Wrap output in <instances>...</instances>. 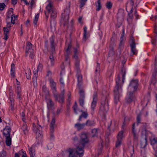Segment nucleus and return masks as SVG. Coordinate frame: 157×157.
Returning a JSON list of instances; mask_svg holds the SVG:
<instances>
[{
    "label": "nucleus",
    "mask_w": 157,
    "mask_h": 157,
    "mask_svg": "<svg viewBox=\"0 0 157 157\" xmlns=\"http://www.w3.org/2000/svg\"><path fill=\"white\" fill-rule=\"evenodd\" d=\"M11 1L12 4L14 5H15L17 3V0H11Z\"/></svg>",
    "instance_id": "774afa93"
},
{
    "label": "nucleus",
    "mask_w": 157,
    "mask_h": 157,
    "mask_svg": "<svg viewBox=\"0 0 157 157\" xmlns=\"http://www.w3.org/2000/svg\"><path fill=\"white\" fill-rule=\"evenodd\" d=\"M73 108L75 113L76 114H78V112L81 111L82 112V114L81 115L83 117L85 118H86L88 116V113L86 112H84L82 110H80L78 109V105L76 102H75V105L73 107Z\"/></svg>",
    "instance_id": "4468645a"
},
{
    "label": "nucleus",
    "mask_w": 157,
    "mask_h": 157,
    "mask_svg": "<svg viewBox=\"0 0 157 157\" xmlns=\"http://www.w3.org/2000/svg\"><path fill=\"white\" fill-rule=\"evenodd\" d=\"M71 44L70 43L68 45L67 48L66 50V53H67V54H69L71 52L70 50L71 49Z\"/></svg>",
    "instance_id": "4c0bfd02"
},
{
    "label": "nucleus",
    "mask_w": 157,
    "mask_h": 157,
    "mask_svg": "<svg viewBox=\"0 0 157 157\" xmlns=\"http://www.w3.org/2000/svg\"><path fill=\"white\" fill-rule=\"evenodd\" d=\"M61 110V109L60 108H58L56 112L52 111L53 113L55 116H58L60 113Z\"/></svg>",
    "instance_id": "f704fd0d"
},
{
    "label": "nucleus",
    "mask_w": 157,
    "mask_h": 157,
    "mask_svg": "<svg viewBox=\"0 0 157 157\" xmlns=\"http://www.w3.org/2000/svg\"><path fill=\"white\" fill-rule=\"evenodd\" d=\"M88 141L89 139L87 134L85 133H82L80 136V141L76 145V148L74 149L75 153L77 155V157H82L83 156L84 152V147Z\"/></svg>",
    "instance_id": "f03ea898"
},
{
    "label": "nucleus",
    "mask_w": 157,
    "mask_h": 157,
    "mask_svg": "<svg viewBox=\"0 0 157 157\" xmlns=\"http://www.w3.org/2000/svg\"><path fill=\"white\" fill-rule=\"evenodd\" d=\"M124 131H121L119 132L117 136V140H122L124 137Z\"/></svg>",
    "instance_id": "b1692460"
},
{
    "label": "nucleus",
    "mask_w": 157,
    "mask_h": 157,
    "mask_svg": "<svg viewBox=\"0 0 157 157\" xmlns=\"http://www.w3.org/2000/svg\"><path fill=\"white\" fill-rule=\"evenodd\" d=\"M108 109L107 101L102 102L100 108V112L101 114H105L107 112Z\"/></svg>",
    "instance_id": "1a4fd4ad"
},
{
    "label": "nucleus",
    "mask_w": 157,
    "mask_h": 157,
    "mask_svg": "<svg viewBox=\"0 0 157 157\" xmlns=\"http://www.w3.org/2000/svg\"><path fill=\"white\" fill-rule=\"evenodd\" d=\"M151 145L155 152V156L157 157V137H152L150 139Z\"/></svg>",
    "instance_id": "2eb2a0df"
},
{
    "label": "nucleus",
    "mask_w": 157,
    "mask_h": 157,
    "mask_svg": "<svg viewBox=\"0 0 157 157\" xmlns=\"http://www.w3.org/2000/svg\"><path fill=\"white\" fill-rule=\"evenodd\" d=\"M77 78L78 80V83L81 82L82 80V75L79 74L78 73L77 74Z\"/></svg>",
    "instance_id": "c03bdc74"
},
{
    "label": "nucleus",
    "mask_w": 157,
    "mask_h": 157,
    "mask_svg": "<svg viewBox=\"0 0 157 157\" xmlns=\"http://www.w3.org/2000/svg\"><path fill=\"white\" fill-rule=\"evenodd\" d=\"M138 84V81L137 80H132L128 88V90H131L132 92H134L137 89Z\"/></svg>",
    "instance_id": "9b49d317"
},
{
    "label": "nucleus",
    "mask_w": 157,
    "mask_h": 157,
    "mask_svg": "<svg viewBox=\"0 0 157 157\" xmlns=\"http://www.w3.org/2000/svg\"><path fill=\"white\" fill-rule=\"evenodd\" d=\"M33 130L36 135V138L41 137L42 136V133L41 130L40 126L36 125L33 124Z\"/></svg>",
    "instance_id": "6e6552de"
},
{
    "label": "nucleus",
    "mask_w": 157,
    "mask_h": 157,
    "mask_svg": "<svg viewBox=\"0 0 157 157\" xmlns=\"http://www.w3.org/2000/svg\"><path fill=\"white\" fill-rule=\"evenodd\" d=\"M39 17V13L36 15L33 21V23L34 25H36L37 21L38 20Z\"/></svg>",
    "instance_id": "ea45409f"
},
{
    "label": "nucleus",
    "mask_w": 157,
    "mask_h": 157,
    "mask_svg": "<svg viewBox=\"0 0 157 157\" xmlns=\"http://www.w3.org/2000/svg\"><path fill=\"white\" fill-rule=\"evenodd\" d=\"M87 0H80V7L82 8L85 4V2Z\"/></svg>",
    "instance_id": "37998d69"
},
{
    "label": "nucleus",
    "mask_w": 157,
    "mask_h": 157,
    "mask_svg": "<svg viewBox=\"0 0 157 157\" xmlns=\"http://www.w3.org/2000/svg\"><path fill=\"white\" fill-rule=\"evenodd\" d=\"M84 91L82 89L79 90V93L80 97L79 99V103L80 105L82 107H84L85 103V94Z\"/></svg>",
    "instance_id": "f8f14e48"
},
{
    "label": "nucleus",
    "mask_w": 157,
    "mask_h": 157,
    "mask_svg": "<svg viewBox=\"0 0 157 157\" xmlns=\"http://www.w3.org/2000/svg\"><path fill=\"white\" fill-rule=\"evenodd\" d=\"M7 27H4L3 28V29L4 32V34H7L9 32V29Z\"/></svg>",
    "instance_id": "bf43d9fd"
},
{
    "label": "nucleus",
    "mask_w": 157,
    "mask_h": 157,
    "mask_svg": "<svg viewBox=\"0 0 157 157\" xmlns=\"http://www.w3.org/2000/svg\"><path fill=\"white\" fill-rule=\"evenodd\" d=\"M135 124L134 123L132 125V132L133 134L134 138L135 139H136L137 138V135L136 133V131L135 130Z\"/></svg>",
    "instance_id": "c85d7f7f"
},
{
    "label": "nucleus",
    "mask_w": 157,
    "mask_h": 157,
    "mask_svg": "<svg viewBox=\"0 0 157 157\" xmlns=\"http://www.w3.org/2000/svg\"><path fill=\"white\" fill-rule=\"evenodd\" d=\"M25 74L26 75V77L28 79H29L30 78V71L29 69L28 70L27 72H25Z\"/></svg>",
    "instance_id": "5fc2aeb1"
},
{
    "label": "nucleus",
    "mask_w": 157,
    "mask_h": 157,
    "mask_svg": "<svg viewBox=\"0 0 157 157\" xmlns=\"http://www.w3.org/2000/svg\"><path fill=\"white\" fill-rule=\"evenodd\" d=\"M56 121V118L54 117H53L52 118L51 122L50 125V139H53L54 136L53 133L54 131V125Z\"/></svg>",
    "instance_id": "ddd939ff"
},
{
    "label": "nucleus",
    "mask_w": 157,
    "mask_h": 157,
    "mask_svg": "<svg viewBox=\"0 0 157 157\" xmlns=\"http://www.w3.org/2000/svg\"><path fill=\"white\" fill-rule=\"evenodd\" d=\"M49 58L51 60V64L52 65H54L53 61L54 60L53 56L52 55L50 56L49 57Z\"/></svg>",
    "instance_id": "4d7b16f0"
},
{
    "label": "nucleus",
    "mask_w": 157,
    "mask_h": 157,
    "mask_svg": "<svg viewBox=\"0 0 157 157\" xmlns=\"http://www.w3.org/2000/svg\"><path fill=\"white\" fill-rule=\"evenodd\" d=\"M132 43L130 44L131 52L133 54H136L137 50L136 48V44L133 40V38H131Z\"/></svg>",
    "instance_id": "6ab92c4d"
},
{
    "label": "nucleus",
    "mask_w": 157,
    "mask_h": 157,
    "mask_svg": "<svg viewBox=\"0 0 157 157\" xmlns=\"http://www.w3.org/2000/svg\"><path fill=\"white\" fill-rule=\"evenodd\" d=\"M51 14V19L53 20L56 17V12L54 10H52V11L50 12Z\"/></svg>",
    "instance_id": "2f4dec72"
},
{
    "label": "nucleus",
    "mask_w": 157,
    "mask_h": 157,
    "mask_svg": "<svg viewBox=\"0 0 157 157\" xmlns=\"http://www.w3.org/2000/svg\"><path fill=\"white\" fill-rule=\"evenodd\" d=\"M85 124L87 126H91L94 124L95 122L93 121L88 120Z\"/></svg>",
    "instance_id": "c756f323"
},
{
    "label": "nucleus",
    "mask_w": 157,
    "mask_h": 157,
    "mask_svg": "<svg viewBox=\"0 0 157 157\" xmlns=\"http://www.w3.org/2000/svg\"><path fill=\"white\" fill-rule=\"evenodd\" d=\"M70 2L68 4V6L66 7V9L64 10L62 15L61 22L63 24L64 26L67 27H72L73 25V20H71V22L68 24V22L69 18L70 7Z\"/></svg>",
    "instance_id": "20e7f679"
},
{
    "label": "nucleus",
    "mask_w": 157,
    "mask_h": 157,
    "mask_svg": "<svg viewBox=\"0 0 157 157\" xmlns=\"http://www.w3.org/2000/svg\"><path fill=\"white\" fill-rule=\"evenodd\" d=\"M132 150L130 152V156L131 157H133V155L134 152V150L133 147H132Z\"/></svg>",
    "instance_id": "e2e57ef3"
},
{
    "label": "nucleus",
    "mask_w": 157,
    "mask_h": 157,
    "mask_svg": "<svg viewBox=\"0 0 157 157\" xmlns=\"http://www.w3.org/2000/svg\"><path fill=\"white\" fill-rule=\"evenodd\" d=\"M34 76L33 77V81H37V73H36V72H35V71H34Z\"/></svg>",
    "instance_id": "6e6d98bb"
},
{
    "label": "nucleus",
    "mask_w": 157,
    "mask_h": 157,
    "mask_svg": "<svg viewBox=\"0 0 157 157\" xmlns=\"http://www.w3.org/2000/svg\"><path fill=\"white\" fill-rule=\"evenodd\" d=\"M87 28L86 27H85L84 29V36L83 39L86 40V33H87Z\"/></svg>",
    "instance_id": "a19ab883"
},
{
    "label": "nucleus",
    "mask_w": 157,
    "mask_h": 157,
    "mask_svg": "<svg viewBox=\"0 0 157 157\" xmlns=\"http://www.w3.org/2000/svg\"><path fill=\"white\" fill-rule=\"evenodd\" d=\"M15 65L13 63H12L11 68V75L13 77L15 76Z\"/></svg>",
    "instance_id": "bb28decb"
},
{
    "label": "nucleus",
    "mask_w": 157,
    "mask_h": 157,
    "mask_svg": "<svg viewBox=\"0 0 157 157\" xmlns=\"http://www.w3.org/2000/svg\"><path fill=\"white\" fill-rule=\"evenodd\" d=\"M11 129L10 127L6 126L3 130V134L6 137L10 136Z\"/></svg>",
    "instance_id": "a211bd4d"
},
{
    "label": "nucleus",
    "mask_w": 157,
    "mask_h": 157,
    "mask_svg": "<svg viewBox=\"0 0 157 157\" xmlns=\"http://www.w3.org/2000/svg\"><path fill=\"white\" fill-rule=\"evenodd\" d=\"M85 125V123H77L75 125V127L78 130H80L82 129Z\"/></svg>",
    "instance_id": "4be33fe9"
},
{
    "label": "nucleus",
    "mask_w": 157,
    "mask_h": 157,
    "mask_svg": "<svg viewBox=\"0 0 157 157\" xmlns=\"http://www.w3.org/2000/svg\"><path fill=\"white\" fill-rule=\"evenodd\" d=\"M66 153L68 155V157H77V154L75 153V150L72 148H69L66 151Z\"/></svg>",
    "instance_id": "dca6fc26"
},
{
    "label": "nucleus",
    "mask_w": 157,
    "mask_h": 157,
    "mask_svg": "<svg viewBox=\"0 0 157 157\" xmlns=\"http://www.w3.org/2000/svg\"><path fill=\"white\" fill-rule=\"evenodd\" d=\"M128 117H125L124 118V122L123 123L122 125V128H124V127L126 125V121L128 119Z\"/></svg>",
    "instance_id": "13d9d810"
},
{
    "label": "nucleus",
    "mask_w": 157,
    "mask_h": 157,
    "mask_svg": "<svg viewBox=\"0 0 157 157\" xmlns=\"http://www.w3.org/2000/svg\"><path fill=\"white\" fill-rule=\"evenodd\" d=\"M125 35H124V29H123V32L122 33L121 35V37L120 39V42L119 44L120 47L123 44L124 41H125Z\"/></svg>",
    "instance_id": "5701e85b"
},
{
    "label": "nucleus",
    "mask_w": 157,
    "mask_h": 157,
    "mask_svg": "<svg viewBox=\"0 0 157 157\" xmlns=\"http://www.w3.org/2000/svg\"><path fill=\"white\" fill-rule=\"evenodd\" d=\"M11 27V24L10 22H7L6 27L8 28H10Z\"/></svg>",
    "instance_id": "69168bd1"
},
{
    "label": "nucleus",
    "mask_w": 157,
    "mask_h": 157,
    "mask_svg": "<svg viewBox=\"0 0 157 157\" xmlns=\"http://www.w3.org/2000/svg\"><path fill=\"white\" fill-rule=\"evenodd\" d=\"M112 4L110 2H108L106 4V6L108 9H110L112 6Z\"/></svg>",
    "instance_id": "49530a36"
},
{
    "label": "nucleus",
    "mask_w": 157,
    "mask_h": 157,
    "mask_svg": "<svg viewBox=\"0 0 157 157\" xmlns=\"http://www.w3.org/2000/svg\"><path fill=\"white\" fill-rule=\"evenodd\" d=\"M33 50L32 48V44L29 42H28L26 49V55H29L31 58H33Z\"/></svg>",
    "instance_id": "0eeeda50"
},
{
    "label": "nucleus",
    "mask_w": 157,
    "mask_h": 157,
    "mask_svg": "<svg viewBox=\"0 0 157 157\" xmlns=\"http://www.w3.org/2000/svg\"><path fill=\"white\" fill-rule=\"evenodd\" d=\"M148 133L149 132H147L145 129L142 131V136L143 137L144 136V139L142 140L140 144L141 148H144L145 147L147 144V137L148 135Z\"/></svg>",
    "instance_id": "423d86ee"
},
{
    "label": "nucleus",
    "mask_w": 157,
    "mask_h": 157,
    "mask_svg": "<svg viewBox=\"0 0 157 157\" xmlns=\"http://www.w3.org/2000/svg\"><path fill=\"white\" fill-rule=\"evenodd\" d=\"M23 131L25 134H27L28 132V130L27 129V128L26 125L24 124L22 128Z\"/></svg>",
    "instance_id": "c9c22d12"
},
{
    "label": "nucleus",
    "mask_w": 157,
    "mask_h": 157,
    "mask_svg": "<svg viewBox=\"0 0 157 157\" xmlns=\"http://www.w3.org/2000/svg\"><path fill=\"white\" fill-rule=\"evenodd\" d=\"M15 20H14V18L13 16H12V15L11 17V23L13 24H15V22H14Z\"/></svg>",
    "instance_id": "680f3d73"
},
{
    "label": "nucleus",
    "mask_w": 157,
    "mask_h": 157,
    "mask_svg": "<svg viewBox=\"0 0 157 157\" xmlns=\"http://www.w3.org/2000/svg\"><path fill=\"white\" fill-rule=\"evenodd\" d=\"M141 114L140 113H139L137 115V121L138 123H140L141 121Z\"/></svg>",
    "instance_id": "3c124183"
},
{
    "label": "nucleus",
    "mask_w": 157,
    "mask_h": 157,
    "mask_svg": "<svg viewBox=\"0 0 157 157\" xmlns=\"http://www.w3.org/2000/svg\"><path fill=\"white\" fill-rule=\"evenodd\" d=\"M29 151L30 157H34L35 155V151L33 149L32 147L29 148Z\"/></svg>",
    "instance_id": "473e14b6"
},
{
    "label": "nucleus",
    "mask_w": 157,
    "mask_h": 157,
    "mask_svg": "<svg viewBox=\"0 0 157 157\" xmlns=\"http://www.w3.org/2000/svg\"><path fill=\"white\" fill-rule=\"evenodd\" d=\"M72 139L74 143L76 144L75 145H76L78 144H76V143L78 141V137L77 136H75Z\"/></svg>",
    "instance_id": "09e8293b"
},
{
    "label": "nucleus",
    "mask_w": 157,
    "mask_h": 157,
    "mask_svg": "<svg viewBox=\"0 0 157 157\" xmlns=\"http://www.w3.org/2000/svg\"><path fill=\"white\" fill-rule=\"evenodd\" d=\"M136 13L137 11L136 10L134 11H132V7L130 12L128 13V16L127 18V21L128 24H130L132 23L134 16H135L136 19H138V15Z\"/></svg>",
    "instance_id": "39448f33"
},
{
    "label": "nucleus",
    "mask_w": 157,
    "mask_h": 157,
    "mask_svg": "<svg viewBox=\"0 0 157 157\" xmlns=\"http://www.w3.org/2000/svg\"><path fill=\"white\" fill-rule=\"evenodd\" d=\"M121 75H120L116 81V85L114 90V101L115 103L117 104L119 101L120 94L121 93L122 90L121 85L124 83L125 79V72L124 70H122Z\"/></svg>",
    "instance_id": "f257e3e1"
},
{
    "label": "nucleus",
    "mask_w": 157,
    "mask_h": 157,
    "mask_svg": "<svg viewBox=\"0 0 157 157\" xmlns=\"http://www.w3.org/2000/svg\"><path fill=\"white\" fill-rule=\"evenodd\" d=\"M74 58L75 59L76 62L75 63V65L76 67L78 69L79 65V60L78 59V56L77 55V54L78 53V50L77 48H74Z\"/></svg>",
    "instance_id": "f3484780"
},
{
    "label": "nucleus",
    "mask_w": 157,
    "mask_h": 157,
    "mask_svg": "<svg viewBox=\"0 0 157 157\" xmlns=\"http://www.w3.org/2000/svg\"><path fill=\"white\" fill-rule=\"evenodd\" d=\"M101 0H98L97 3L96 4L97 7L96 10L99 11L101 8Z\"/></svg>",
    "instance_id": "72a5a7b5"
},
{
    "label": "nucleus",
    "mask_w": 157,
    "mask_h": 157,
    "mask_svg": "<svg viewBox=\"0 0 157 157\" xmlns=\"http://www.w3.org/2000/svg\"><path fill=\"white\" fill-rule=\"evenodd\" d=\"M42 65L41 63H39L38 67H37V70H36L35 71H34L37 73L38 71H41L42 70Z\"/></svg>",
    "instance_id": "79ce46f5"
},
{
    "label": "nucleus",
    "mask_w": 157,
    "mask_h": 157,
    "mask_svg": "<svg viewBox=\"0 0 157 157\" xmlns=\"http://www.w3.org/2000/svg\"><path fill=\"white\" fill-rule=\"evenodd\" d=\"M148 103V100L147 99H144L142 101V105L144 107L147 106Z\"/></svg>",
    "instance_id": "58836bf2"
},
{
    "label": "nucleus",
    "mask_w": 157,
    "mask_h": 157,
    "mask_svg": "<svg viewBox=\"0 0 157 157\" xmlns=\"http://www.w3.org/2000/svg\"><path fill=\"white\" fill-rule=\"evenodd\" d=\"M60 75H61V77L60 78V81L61 83L63 85L64 84V82L63 81V78L62 76V73L61 72V73H60Z\"/></svg>",
    "instance_id": "052dcab7"
},
{
    "label": "nucleus",
    "mask_w": 157,
    "mask_h": 157,
    "mask_svg": "<svg viewBox=\"0 0 157 157\" xmlns=\"http://www.w3.org/2000/svg\"><path fill=\"white\" fill-rule=\"evenodd\" d=\"M102 143L103 141H101V144H99V151L98 154H100L101 152L102 147Z\"/></svg>",
    "instance_id": "a18cd8bd"
},
{
    "label": "nucleus",
    "mask_w": 157,
    "mask_h": 157,
    "mask_svg": "<svg viewBox=\"0 0 157 157\" xmlns=\"http://www.w3.org/2000/svg\"><path fill=\"white\" fill-rule=\"evenodd\" d=\"M52 3L51 2H49V4L46 7V8L49 13L51 12L52 11V10H53L52 8Z\"/></svg>",
    "instance_id": "cd10ccee"
},
{
    "label": "nucleus",
    "mask_w": 157,
    "mask_h": 157,
    "mask_svg": "<svg viewBox=\"0 0 157 157\" xmlns=\"http://www.w3.org/2000/svg\"><path fill=\"white\" fill-rule=\"evenodd\" d=\"M6 145L9 146L11 145V138L9 136L8 137H6Z\"/></svg>",
    "instance_id": "7c9ffc66"
},
{
    "label": "nucleus",
    "mask_w": 157,
    "mask_h": 157,
    "mask_svg": "<svg viewBox=\"0 0 157 157\" xmlns=\"http://www.w3.org/2000/svg\"><path fill=\"white\" fill-rule=\"evenodd\" d=\"M50 42L51 44L52 50L53 52L55 50V44H54V38L53 36H52L50 39Z\"/></svg>",
    "instance_id": "a878e982"
},
{
    "label": "nucleus",
    "mask_w": 157,
    "mask_h": 157,
    "mask_svg": "<svg viewBox=\"0 0 157 157\" xmlns=\"http://www.w3.org/2000/svg\"><path fill=\"white\" fill-rule=\"evenodd\" d=\"M34 0H31V2H30V5H31V9L33 8V4L34 3Z\"/></svg>",
    "instance_id": "0e129e2a"
},
{
    "label": "nucleus",
    "mask_w": 157,
    "mask_h": 157,
    "mask_svg": "<svg viewBox=\"0 0 157 157\" xmlns=\"http://www.w3.org/2000/svg\"><path fill=\"white\" fill-rule=\"evenodd\" d=\"M6 153L5 151L2 150V151L0 152V157H6Z\"/></svg>",
    "instance_id": "de8ad7c7"
},
{
    "label": "nucleus",
    "mask_w": 157,
    "mask_h": 157,
    "mask_svg": "<svg viewBox=\"0 0 157 157\" xmlns=\"http://www.w3.org/2000/svg\"><path fill=\"white\" fill-rule=\"evenodd\" d=\"M97 94L96 93H95L94 94L93 96V102L92 103L91 105V108L94 109V107L96 106V100L97 99Z\"/></svg>",
    "instance_id": "412c9836"
},
{
    "label": "nucleus",
    "mask_w": 157,
    "mask_h": 157,
    "mask_svg": "<svg viewBox=\"0 0 157 157\" xmlns=\"http://www.w3.org/2000/svg\"><path fill=\"white\" fill-rule=\"evenodd\" d=\"M47 147L48 150H50L53 147V144L52 143H50L47 145Z\"/></svg>",
    "instance_id": "864d4df0"
},
{
    "label": "nucleus",
    "mask_w": 157,
    "mask_h": 157,
    "mask_svg": "<svg viewBox=\"0 0 157 157\" xmlns=\"http://www.w3.org/2000/svg\"><path fill=\"white\" fill-rule=\"evenodd\" d=\"M100 69L99 67V65L98 64L97 65V66L96 68L95 71L96 72H97L98 71H99Z\"/></svg>",
    "instance_id": "338daca9"
},
{
    "label": "nucleus",
    "mask_w": 157,
    "mask_h": 157,
    "mask_svg": "<svg viewBox=\"0 0 157 157\" xmlns=\"http://www.w3.org/2000/svg\"><path fill=\"white\" fill-rule=\"evenodd\" d=\"M45 99L47 103V107L48 110H54L55 109L54 104L52 99L48 96L45 97Z\"/></svg>",
    "instance_id": "9d476101"
},
{
    "label": "nucleus",
    "mask_w": 157,
    "mask_h": 157,
    "mask_svg": "<svg viewBox=\"0 0 157 157\" xmlns=\"http://www.w3.org/2000/svg\"><path fill=\"white\" fill-rule=\"evenodd\" d=\"M43 91L46 94V96H48L49 95V92L48 90L47 89L46 86H44L42 87Z\"/></svg>",
    "instance_id": "e433bc0d"
},
{
    "label": "nucleus",
    "mask_w": 157,
    "mask_h": 157,
    "mask_svg": "<svg viewBox=\"0 0 157 157\" xmlns=\"http://www.w3.org/2000/svg\"><path fill=\"white\" fill-rule=\"evenodd\" d=\"M6 6V5L4 3H0V10H2Z\"/></svg>",
    "instance_id": "603ef678"
},
{
    "label": "nucleus",
    "mask_w": 157,
    "mask_h": 157,
    "mask_svg": "<svg viewBox=\"0 0 157 157\" xmlns=\"http://www.w3.org/2000/svg\"><path fill=\"white\" fill-rule=\"evenodd\" d=\"M133 92H130L128 95L127 98H126L127 102L129 103L132 101L134 98V96L133 94Z\"/></svg>",
    "instance_id": "aec40b11"
},
{
    "label": "nucleus",
    "mask_w": 157,
    "mask_h": 157,
    "mask_svg": "<svg viewBox=\"0 0 157 157\" xmlns=\"http://www.w3.org/2000/svg\"><path fill=\"white\" fill-rule=\"evenodd\" d=\"M50 86L52 93L56 99L59 102H63L64 101V90H63L60 95H59L57 92L56 83L54 82L53 79L51 78H49Z\"/></svg>",
    "instance_id": "7ed1b4c3"
},
{
    "label": "nucleus",
    "mask_w": 157,
    "mask_h": 157,
    "mask_svg": "<svg viewBox=\"0 0 157 157\" xmlns=\"http://www.w3.org/2000/svg\"><path fill=\"white\" fill-rule=\"evenodd\" d=\"M122 140H117L116 142V147H118L121 144Z\"/></svg>",
    "instance_id": "8fccbe9b"
},
{
    "label": "nucleus",
    "mask_w": 157,
    "mask_h": 157,
    "mask_svg": "<svg viewBox=\"0 0 157 157\" xmlns=\"http://www.w3.org/2000/svg\"><path fill=\"white\" fill-rule=\"evenodd\" d=\"M99 132V130L98 129L94 128L92 130V136L94 137L97 136H98Z\"/></svg>",
    "instance_id": "393cba45"
}]
</instances>
